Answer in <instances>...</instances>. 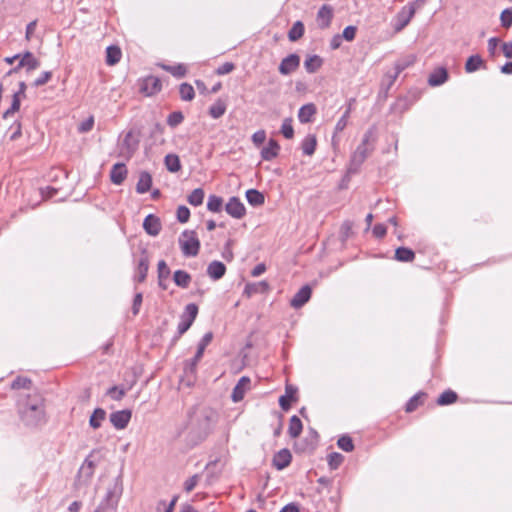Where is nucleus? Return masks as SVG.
Here are the masks:
<instances>
[{"instance_id": "obj_11", "label": "nucleus", "mask_w": 512, "mask_h": 512, "mask_svg": "<svg viewBox=\"0 0 512 512\" xmlns=\"http://www.w3.org/2000/svg\"><path fill=\"white\" fill-rule=\"evenodd\" d=\"M225 211L233 218L242 219L246 215V208L241 200L233 196L225 205Z\"/></svg>"}, {"instance_id": "obj_36", "label": "nucleus", "mask_w": 512, "mask_h": 512, "mask_svg": "<svg viewBox=\"0 0 512 512\" xmlns=\"http://www.w3.org/2000/svg\"><path fill=\"white\" fill-rule=\"evenodd\" d=\"M226 109H227L226 102L224 100H222L221 98H219L216 100V102L212 106H210L208 113L212 118L218 119L225 114Z\"/></svg>"}, {"instance_id": "obj_19", "label": "nucleus", "mask_w": 512, "mask_h": 512, "mask_svg": "<svg viewBox=\"0 0 512 512\" xmlns=\"http://www.w3.org/2000/svg\"><path fill=\"white\" fill-rule=\"evenodd\" d=\"M333 18V8L329 5H323L317 12V23L319 28L326 29L331 25Z\"/></svg>"}, {"instance_id": "obj_60", "label": "nucleus", "mask_w": 512, "mask_h": 512, "mask_svg": "<svg viewBox=\"0 0 512 512\" xmlns=\"http://www.w3.org/2000/svg\"><path fill=\"white\" fill-rule=\"evenodd\" d=\"M350 111H351V108L349 106L348 109L345 111V113L342 115V117L336 123V126H335L336 133L343 131L345 129V127L347 126V119L349 117Z\"/></svg>"}, {"instance_id": "obj_51", "label": "nucleus", "mask_w": 512, "mask_h": 512, "mask_svg": "<svg viewBox=\"0 0 512 512\" xmlns=\"http://www.w3.org/2000/svg\"><path fill=\"white\" fill-rule=\"evenodd\" d=\"M170 268L164 260H160L157 264L158 280H167L170 276Z\"/></svg>"}, {"instance_id": "obj_14", "label": "nucleus", "mask_w": 512, "mask_h": 512, "mask_svg": "<svg viewBox=\"0 0 512 512\" xmlns=\"http://www.w3.org/2000/svg\"><path fill=\"white\" fill-rule=\"evenodd\" d=\"M149 263L150 261L148 251L146 248H144L141 250V257L137 265V274L134 277V281L143 283L146 280L149 270Z\"/></svg>"}, {"instance_id": "obj_46", "label": "nucleus", "mask_w": 512, "mask_h": 512, "mask_svg": "<svg viewBox=\"0 0 512 512\" xmlns=\"http://www.w3.org/2000/svg\"><path fill=\"white\" fill-rule=\"evenodd\" d=\"M223 199L217 195H210L207 202V209L213 213H218L222 210Z\"/></svg>"}, {"instance_id": "obj_47", "label": "nucleus", "mask_w": 512, "mask_h": 512, "mask_svg": "<svg viewBox=\"0 0 512 512\" xmlns=\"http://www.w3.org/2000/svg\"><path fill=\"white\" fill-rule=\"evenodd\" d=\"M32 387V380L28 377H22V376H18L16 377L12 383H11V388L12 389H31Z\"/></svg>"}, {"instance_id": "obj_30", "label": "nucleus", "mask_w": 512, "mask_h": 512, "mask_svg": "<svg viewBox=\"0 0 512 512\" xmlns=\"http://www.w3.org/2000/svg\"><path fill=\"white\" fill-rule=\"evenodd\" d=\"M245 196L248 203L254 207L261 206L265 202L264 194L257 189H248Z\"/></svg>"}, {"instance_id": "obj_48", "label": "nucleus", "mask_w": 512, "mask_h": 512, "mask_svg": "<svg viewBox=\"0 0 512 512\" xmlns=\"http://www.w3.org/2000/svg\"><path fill=\"white\" fill-rule=\"evenodd\" d=\"M338 447L345 452H352L354 450V443L350 436L343 435L337 441Z\"/></svg>"}, {"instance_id": "obj_17", "label": "nucleus", "mask_w": 512, "mask_h": 512, "mask_svg": "<svg viewBox=\"0 0 512 512\" xmlns=\"http://www.w3.org/2000/svg\"><path fill=\"white\" fill-rule=\"evenodd\" d=\"M292 461V454L289 449L283 448L278 451L272 459V465L277 470H283L290 465Z\"/></svg>"}, {"instance_id": "obj_62", "label": "nucleus", "mask_w": 512, "mask_h": 512, "mask_svg": "<svg viewBox=\"0 0 512 512\" xmlns=\"http://www.w3.org/2000/svg\"><path fill=\"white\" fill-rule=\"evenodd\" d=\"M95 463L90 459V457H87L84 461V464L81 467V471L86 473L88 477L92 476L94 473Z\"/></svg>"}, {"instance_id": "obj_26", "label": "nucleus", "mask_w": 512, "mask_h": 512, "mask_svg": "<svg viewBox=\"0 0 512 512\" xmlns=\"http://www.w3.org/2000/svg\"><path fill=\"white\" fill-rule=\"evenodd\" d=\"M317 109L313 103L303 105L298 112V119L301 123L306 124L312 121V117L316 114Z\"/></svg>"}, {"instance_id": "obj_9", "label": "nucleus", "mask_w": 512, "mask_h": 512, "mask_svg": "<svg viewBox=\"0 0 512 512\" xmlns=\"http://www.w3.org/2000/svg\"><path fill=\"white\" fill-rule=\"evenodd\" d=\"M139 143V137L134 135L133 130H130L126 133L122 141L119 156L125 158L126 160H130L138 150Z\"/></svg>"}, {"instance_id": "obj_50", "label": "nucleus", "mask_w": 512, "mask_h": 512, "mask_svg": "<svg viewBox=\"0 0 512 512\" xmlns=\"http://www.w3.org/2000/svg\"><path fill=\"white\" fill-rule=\"evenodd\" d=\"M398 76H399V73H397L396 71L393 75H390V74L386 75L387 82H385V80H383V82L381 84V91H380V93H383L384 97L387 96L388 91L393 86V84L396 81Z\"/></svg>"}, {"instance_id": "obj_13", "label": "nucleus", "mask_w": 512, "mask_h": 512, "mask_svg": "<svg viewBox=\"0 0 512 512\" xmlns=\"http://www.w3.org/2000/svg\"><path fill=\"white\" fill-rule=\"evenodd\" d=\"M132 417V412L129 409H124L120 411H116L110 414L109 419L111 424L118 430L124 429L127 427L130 419Z\"/></svg>"}, {"instance_id": "obj_28", "label": "nucleus", "mask_w": 512, "mask_h": 512, "mask_svg": "<svg viewBox=\"0 0 512 512\" xmlns=\"http://www.w3.org/2000/svg\"><path fill=\"white\" fill-rule=\"evenodd\" d=\"M122 56L120 47L117 45H110L106 48V64L109 66L119 63Z\"/></svg>"}, {"instance_id": "obj_54", "label": "nucleus", "mask_w": 512, "mask_h": 512, "mask_svg": "<svg viewBox=\"0 0 512 512\" xmlns=\"http://www.w3.org/2000/svg\"><path fill=\"white\" fill-rule=\"evenodd\" d=\"M106 394L113 400L119 401L125 396L126 390L123 387L112 386L107 390Z\"/></svg>"}, {"instance_id": "obj_20", "label": "nucleus", "mask_w": 512, "mask_h": 512, "mask_svg": "<svg viewBox=\"0 0 512 512\" xmlns=\"http://www.w3.org/2000/svg\"><path fill=\"white\" fill-rule=\"evenodd\" d=\"M449 79L448 70L445 67H437L428 77V84L437 87L444 84Z\"/></svg>"}, {"instance_id": "obj_44", "label": "nucleus", "mask_w": 512, "mask_h": 512, "mask_svg": "<svg viewBox=\"0 0 512 512\" xmlns=\"http://www.w3.org/2000/svg\"><path fill=\"white\" fill-rule=\"evenodd\" d=\"M204 190L202 188L194 189L187 197V201L192 206H200L204 200Z\"/></svg>"}, {"instance_id": "obj_24", "label": "nucleus", "mask_w": 512, "mask_h": 512, "mask_svg": "<svg viewBox=\"0 0 512 512\" xmlns=\"http://www.w3.org/2000/svg\"><path fill=\"white\" fill-rule=\"evenodd\" d=\"M270 289L268 282L260 281L257 283H248L244 288L243 294L248 298L255 294H264L267 293Z\"/></svg>"}, {"instance_id": "obj_32", "label": "nucleus", "mask_w": 512, "mask_h": 512, "mask_svg": "<svg viewBox=\"0 0 512 512\" xmlns=\"http://www.w3.org/2000/svg\"><path fill=\"white\" fill-rule=\"evenodd\" d=\"M19 66H25L27 71H33L40 66V61L33 56V54L29 51H26L21 60L19 61Z\"/></svg>"}, {"instance_id": "obj_4", "label": "nucleus", "mask_w": 512, "mask_h": 512, "mask_svg": "<svg viewBox=\"0 0 512 512\" xmlns=\"http://www.w3.org/2000/svg\"><path fill=\"white\" fill-rule=\"evenodd\" d=\"M213 339V333L207 332L198 344L197 351L191 360L184 363L183 375L181 376V383L188 387H192L196 381L197 365L203 357L206 347Z\"/></svg>"}, {"instance_id": "obj_37", "label": "nucleus", "mask_w": 512, "mask_h": 512, "mask_svg": "<svg viewBox=\"0 0 512 512\" xmlns=\"http://www.w3.org/2000/svg\"><path fill=\"white\" fill-rule=\"evenodd\" d=\"M174 283L180 288H187L191 282V275L185 270H176L173 274Z\"/></svg>"}, {"instance_id": "obj_35", "label": "nucleus", "mask_w": 512, "mask_h": 512, "mask_svg": "<svg viewBox=\"0 0 512 512\" xmlns=\"http://www.w3.org/2000/svg\"><path fill=\"white\" fill-rule=\"evenodd\" d=\"M426 397L427 394L425 392H418L413 397H411L409 401L406 403L405 411L407 413L415 411L420 405L424 403Z\"/></svg>"}, {"instance_id": "obj_33", "label": "nucleus", "mask_w": 512, "mask_h": 512, "mask_svg": "<svg viewBox=\"0 0 512 512\" xmlns=\"http://www.w3.org/2000/svg\"><path fill=\"white\" fill-rule=\"evenodd\" d=\"M394 258L399 262H412L415 259V252L404 246H400L395 250Z\"/></svg>"}, {"instance_id": "obj_34", "label": "nucleus", "mask_w": 512, "mask_h": 512, "mask_svg": "<svg viewBox=\"0 0 512 512\" xmlns=\"http://www.w3.org/2000/svg\"><path fill=\"white\" fill-rule=\"evenodd\" d=\"M317 146V139L314 134H308L302 141L301 148L304 155L311 156L314 154Z\"/></svg>"}, {"instance_id": "obj_25", "label": "nucleus", "mask_w": 512, "mask_h": 512, "mask_svg": "<svg viewBox=\"0 0 512 512\" xmlns=\"http://www.w3.org/2000/svg\"><path fill=\"white\" fill-rule=\"evenodd\" d=\"M280 145L274 139L268 141V145L261 151V157L265 161H271L278 156Z\"/></svg>"}, {"instance_id": "obj_53", "label": "nucleus", "mask_w": 512, "mask_h": 512, "mask_svg": "<svg viewBox=\"0 0 512 512\" xmlns=\"http://www.w3.org/2000/svg\"><path fill=\"white\" fill-rule=\"evenodd\" d=\"M344 460V456L337 452H332L328 455V464L331 469H337Z\"/></svg>"}, {"instance_id": "obj_23", "label": "nucleus", "mask_w": 512, "mask_h": 512, "mask_svg": "<svg viewBox=\"0 0 512 512\" xmlns=\"http://www.w3.org/2000/svg\"><path fill=\"white\" fill-rule=\"evenodd\" d=\"M226 273V266L223 262L214 260L207 267V275L214 281L221 279Z\"/></svg>"}, {"instance_id": "obj_12", "label": "nucleus", "mask_w": 512, "mask_h": 512, "mask_svg": "<svg viewBox=\"0 0 512 512\" xmlns=\"http://www.w3.org/2000/svg\"><path fill=\"white\" fill-rule=\"evenodd\" d=\"M298 389L296 386L287 384L285 386V394L279 397V406L282 410L288 411L291 408L292 403L297 402Z\"/></svg>"}, {"instance_id": "obj_58", "label": "nucleus", "mask_w": 512, "mask_h": 512, "mask_svg": "<svg viewBox=\"0 0 512 512\" xmlns=\"http://www.w3.org/2000/svg\"><path fill=\"white\" fill-rule=\"evenodd\" d=\"M176 216H177V220L180 223L188 222L189 218H190V210H189V208L184 206V205L179 206L177 208Z\"/></svg>"}, {"instance_id": "obj_22", "label": "nucleus", "mask_w": 512, "mask_h": 512, "mask_svg": "<svg viewBox=\"0 0 512 512\" xmlns=\"http://www.w3.org/2000/svg\"><path fill=\"white\" fill-rule=\"evenodd\" d=\"M127 173H128V170L124 163L114 164L110 171L111 182L116 185L122 184L123 181L126 179Z\"/></svg>"}, {"instance_id": "obj_55", "label": "nucleus", "mask_w": 512, "mask_h": 512, "mask_svg": "<svg viewBox=\"0 0 512 512\" xmlns=\"http://www.w3.org/2000/svg\"><path fill=\"white\" fill-rule=\"evenodd\" d=\"M415 62V56L410 55L406 59L399 60L395 63V71L401 73L403 70L411 66Z\"/></svg>"}, {"instance_id": "obj_52", "label": "nucleus", "mask_w": 512, "mask_h": 512, "mask_svg": "<svg viewBox=\"0 0 512 512\" xmlns=\"http://www.w3.org/2000/svg\"><path fill=\"white\" fill-rule=\"evenodd\" d=\"M281 133L286 139H292L294 137V129L292 126V119H284L281 126Z\"/></svg>"}, {"instance_id": "obj_56", "label": "nucleus", "mask_w": 512, "mask_h": 512, "mask_svg": "<svg viewBox=\"0 0 512 512\" xmlns=\"http://www.w3.org/2000/svg\"><path fill=\"white\" fill-rule=\"evenodd\" d=\"M500 21L502 27L506 29L512 26V8H506L501 12Z\"/></svg>"}, {"instance_id": "obj_10", "label": "nucleus", "mask_w": 512, "mask_h": 512, "mask_svg": "<svg viewBox=\"0 0 512 512\" xmlns=\"http://www.w3.org/2000/svg\"><path fill=\"white\" fill-rule=\"evenodd\" d=\"M300 66V56L296 53L289 54L282 59L278 71L282 75H289L295 72Z\"/></svg>"}, {"instance_id": "obj_43", "label": "nucleus", "mask_w": 512, "mask_h": 512, "mask_svg": "<svg viewBox=\"0 0 512 512\" xmlns=\"http://www.w3.org/2000/svg\"><path fill=\"white\" fill-rule=\"evenodd\" d=\"M106 418V411L103 408H96L89 419V425L93 429H98L101 422Z\"/></svg>"}, {"instance_id": "obj_16", "label": "nucleus", "mask_w": 512, "mask_h": 512, "mask_svg": "<svg viewBox=\"0 0 512 512\" xmlns=\"http://www.w3.org/2000/svg\"><path fill=\"white\" fill-rule=\"evenodd\" d=\"M311 294H312L311 287L309 285H304L293 296V298L290 301V305L295 309L301 308L310 300Z\"/></svg>"}, {"instance_id": "obj_39", "label": "nucleus", "mask_w": 512, "mask_h": 512, "mask_svg": "<svg viewBox=\"0 0 512 512\" xmlns=\"http://www.w3.org/2000/svg\"><path fill=\"white\" fill-rule=\"evenodd\" d=\"M303 430V424L300 418L293 415L289 421L288 434L291 438H297Z\"/></svg>"}, {"instance_id": "obj_27", "label": "nucleus", "mask_w": 512, "mask_h": 512, "mask_svg": "<svg viewBox=\"0 0 512 512\" xmlns=\"http://www.w3.org/2000/svg\"><path fill=\"white\" fill-rule=\"evenodd\" d=\"M152 186V176L147 171H142L139 175V180L136 185V191L139 194H144L151 189Z\"/></svg>"}, {"instance_id": "obj_15", "label": "nucleus", "mask_w": 512, "mask_h": 512, "mask_svg": "<svg viewBox=\"0 0 512 512\" xmlns=\"http://www.w3.org/2000/svg\"><path fill=\"white\" fill-rule=\"evenodd\" d=\"M161 80L155 76H148L143 79L140 87V91L147 96L157 94L161 90Z\"/></svg>"}, {"instance_id": "obj_18", "label": "nucleus", "mask_w": 512, "mask_h": 512, "mask_svg": "<svg viewBox=\"0 0 512 512\" xmlns=\"http://www.w3.org/2000/svg\"><path fill=\"white\" fill-rule=\"evenodd\" d=\"M162 225L160 218L154 214H149L143 221V229L150 236H157L161 231Z\"/></svg>"}, {"instance_id": "obj_57", "label": "nucleus", "mask_w": 512, "mask_h": 512, "mask_svg": "<svg viewBox=\"0 0 512 512\" xmlns=\"http://www.w3.org/2000/svg\"><path fill=\"white\" fill-rule=\"evenodd\" d=\"M353 223L350 220H346L342 223L340 228V237L342 242H345L352 233Z\"/></svg>"}, {"instance_id": "obj_42", "label": "nucleus", "mask_w": 512, "mask_h": 512, "mask_svg": "<svg viewBox=\"0 0 512 512\" xmlns=\"http://www.w3.org/2000/svg\"><path fill=\"white\" fill-rule=\"evenodd\" d=\"M458 400V395L455 391L448 389L445 390L437 399V404L446 406L455 403Z\"/></svg>"}, {"instance_id": "obj_5", "label": "nucleus", "mask_w": 512, "mask_h": 512, "mask_svg": "<svg viewBox=\"0 0 512 512\" xmlns=\"http://www.w3.org/2000/svg\"><path fill=\"white\" fill-rule=\"evenodd\" d=\"M122 493V477L118 476L114 479L113 484L107 489L106 495L97 507L96 512H116Z\"/></svg>"}, {"instance_id": "obj_45", "label": "nucleus", "mask_w": 512, "mask_h": 512, "mask_svg": "<svg viewBox=\"0 0 512 512\" xmlns=\"http://www.w3.org/2000/svg\"><path fill=\"white\" fill-rule=\"evenodd\" d=\"M180 98L183 101H191L195 97V91L192 85L189 83H182L179 86Z\"/></svg>"}, {"instance_id": "obj_38", "label": "nucleus", "mask_w": 512, "mask_h": 512, "mask_svg": "<svg viewBox=\"0 0 512 512\" xmlns=\"http://www.w3.org/2000/svg\"><path fill=\"white\" fill-rule=\"evenodd\" d=\"M164 164L169 172L176 173L181 170V162L176 154H167L164 158Z\"/></svg>"}, {"instance_id": "obj_2", "label": "nucleus", "mask_w": 512, "mask_h": 512, "mask_svg": "<svg viewBox=\"0 0 512 512\" xmlns=\"http://www.w3.org/2000/svg\"><path fill=\"white\" fill-rule=\"evenodd\" d=\"M19 416L23 424L36 428L46 423L44 399L39 395L28 396L25 403L20 405Z\"/></svg>"}, {"instance_id": "obj_7", "label": "nucleus", "mask_w": 512, "mask_h": 512, "mask_svg": "<svg viewBox=\"0 0 512 512\" xmlns=\"http://www.w3.org/2000/svg\"><path fill=\"white\" fill-rule=\"evenodd\" d=\"M179 245L186 257L197 256L200 250V241L193 230H185L179 238Z\"/></svg>"}, {"instance_id": "obj_49", "label": "nucleus", "mask_w": 512, "mask_h": 512, "mask_svg": "<svg viewBox=\"0 0 512 512\" xmlns=\"http://www.w3.org/2000/svg\"><path fill=\"white\" fill-rule=\"evenodd\" d=\"M184 120V115L181 111H174L170 113L167 117V124L171 128H175L180 125Z\"/></svg>"}, {"instance_id": "obj_1", "label": "nucleus", "mask_w": 512, "mask_h": 512, "mask_svg": "<svg viewBox=\"0 0 512 512\" xmlns=\"http://www.w3.org/2000/svg\"><path fill=\"white\" fill-rule=\"evenodd\" d=\"M217 419L218 414L214 409L206 406H194L188 411L187 422L184 427L179 429L177 435L181 436L187 430V444L194 447L208 437Z\"/></svg>"}, {"instance_id": "obj_40", "label": "nucleus", "mask_w": 512, "mask_h": 512, "mask_svg": "<svg viewBox=\"0 0 512 512\" xmlns=\"http://www.w3.org/2000/svg\"><path fill=\"white\" fill-rule=\"evenodd\" d=\"M159 67H161L163 70L169 72L176 78H183L187 74V68L184 64H177V65H166V64H158Z\"/></svg>"}, {"instance_id": "obj_61", "label": "nucleus", "mask_w": 512, "mask_h": 512, "mask_svg": "<svg viewBox=\"0 0 512 512\" xmlns=\"http://www.w3.org/2000/svg\"><path fill=\"white\" fill-rule=\"evenodd\" d=\"M142 301H143V294L141 292L136 293L134 296L133 304H132V308H131L134 316L139 314L140 307L142 305Z\"/></svg>"}, {"instance_id": "obj_3", "label": "nucleus", "mask_w": 512, "mask_h": 512, "mask_svg": "<svg viewBox=\"0 0 512 512\" xmlns=\"http://www.w3.org/2000/svg\"><path fill=\"white\" fill-rule=\"evenodd\" d=\"M377 140V128L372 125L363 135L361 143L351 156L347 175L358 173L361 165L375 149Z\"/></svg>"}, {"instance_id": "obj_31", "label": "nucleus", "mask_w": 512, "mask_h": 512, "mask_svg": "<svg viewBox=\"0 0 512 512\" xmlns=\"http://www.w3.org/2000/svg\"><path fill=\"white\" fill-rule=\"evenodd\" d=\"M482 67H485V62L478 54L470 56L465 63V71L467 73H473Z\"/></svg>"}, {"instance_id": "obj_41", "label": "nucleus", "mask_w": 512, "mask_h": 512, "mask_svg": "<svg viewBox=\"0 0 512 512\" xmlns=\"http://www.w3.org/2000/svg\"><path fill=\"white\" fill-rule=\"evenodd\" d=\"M305 32V27L302 21H296L291 29L288 31V39L291 42L298 41L303 37Z\"/></svg>"}, {"instance_id": "obj_6", "label": "nucleus", "mask_w": 512, "mask_h": 512, "mask_svg": "<svg viewBox=\"0 0 512 512\" xmlns=\"http://www.w3.org/2000/svg\"><path fill=\"white\" fill-rule=\"evenodd\" d=\"M424 3L425 0H416L404 6L395 17L394 30L396 32L403 30L414 17L416 10L421 8Z\"/></svg>"}, {"instance_id": "obj_59", "label": "nucleus", "mask_w": 512, "mask_h": 512, "mask_svg": "<svg viewBox=\"0 0 512 512\" xmlns=\"http://www.w3.org/2000/svg\"><path fill=\"white\" fill-rule=\"evenodd\" d=\"M357 33V27L353 25H349L344 28L343 33L341 35L342 39H345L348 42H351L355 39Z\"/></svg>"}, {"instance_id": "obj_64", "label": "nucleus", "mask_w": 512, "mask_h": 512, "mask_svg": "<svg viewBox=\"0 0 512 512\" xmlns=\"http://www.w3.org/2000/svg\"><path fill=\"white\" fill-rule=\"evenodd\" d=\"M235 69V65L232 62H225L216 69L217 75H225L231 73Z\"/></svg>"}, {"instance_id": "obj_63", "label": "nucleus", "mask_w": 512, "mask_h": 512, "mask_svg": "<svg viewBox=\"0 0 512 512\" xmlns=\"http://www.w3.org/2000/svg\"><path fill=\"white\" fill-rule=\"evenodd\" d=\"M57 193L58 189L51 186H47L40 189V194L42 198L45 200L53 198Z\"/></svg>"}, {"instance_id": "obj_21", "label": "nucleus", "mask_w": 512, "mask_h": 512, "mask_svg": "<svg viewBox=\"0 0 512 512\" xmlns=\"http://www.w3.org/2000/svg\"><path fill=\"white\" fill-rule=\"evenodd\" d=\"M250 378L247 376H242L235 387L233 388L231 398L233 402L237 403L241 401L244 398L246 390L249 388L250 385Z\"/></svg>"}, {"instance_id": "obj_8", "label": "nucleus", "mask_w": 512, "mask_h": 512, "mask_svg": "<svg viewBox=\"0 0 512 512\" xmlns=\"http://www.w3.org/2000/svg\"><path fill=\"white\" fill-rule=\"evenodd\" d=\"M198 315V306L194 303L186 305L184 312L180 316L181 321L177 327V335L172 339V345H174L179 338L186 333L192 326Z\"/></svg>"}, {"instance_id": "obj_29", "label": "nucleus", "mask_w": 512, "mask_h": 512, "mask_svg": "<svg viewBox=\"0 0 512 512\" xmlns=\"http://www.w3.org/2000/svg\"><path fill=\"white\" fill-rule=\"evenodd\" d=\"M323 65V59L319 55H309L304 61V67L310 74L317 72Z\"/></svg>"}]
</instances>
